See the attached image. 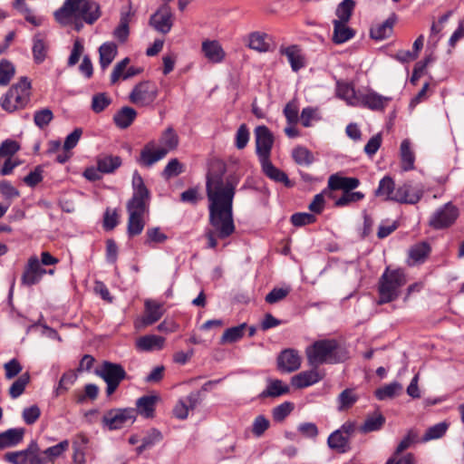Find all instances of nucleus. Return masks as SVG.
Wrapping results in <instances>:
<instances>
[{
    "label": "nucleus",
    "mask_w": 464,
    "mask_h": 464,
    "mask_svg": "<svg viewBox=\"0 0 464 464\" xmlns=\"http://www.w3.org/2000/svg\"><path fill=\"white\" fill-rule=\"evenodd\" d=\"M225 172L226 165L217 162L207 174L206 191L209 201V223L215 229L206 233L208 246L210 248L218 246L216 235L224 239L235 231L233 199L239 177L230 174L224 178Z\"/></svg>",
    "instance_id": "1"
},
{
    "label": "nucleus",
    "mask_w": 464,
    "mask_h": 464,
    "mask_svg": "<svg viewBox=\"0 0 464 464\" xmlns=\"http://www.w3.org/2000/svg\"><path fill=\"white\" fill-rule=\"evenodd\" d=\"M309 365L317 368L319 365L343 362L349 358L347 348L335 339L315 341L305 350Z\"/></svg>",
    "instance_id": "2"
},
{
    "label": "nucleus",
    "mask_w": 464,
    "mask_h": 464,
    "mask_svg": "<svg viewBox=\"0 0 464 464\" xmlns=\"http://www.w3.org/2000/svg\"><path fill=\"white\" fill-rule=\"evenodd\" d=\"M53 15L63 26L71 24L73 18H81L92 24L100 18L101 11L99 5L92 0H65Z\"/></svg>",
    "instance_id": "3"
},
{
    "label": "nucleus",
    "mask_w": 464,
    "mask_h": 464,
    "mask_svg": "<svg viewBox=\"0 0 464 464\" xmlns=\"http://www.w3.org/2000/svg\"><path fill=\"white\" fill-rule=\"evenodd\" d=\"M406 283V276L402 270H391L387 267L379 279V299L377 304H384L398 299L401 294V288L405 285Z\"/></svg>",
    "instance_id": "4"
},
{
    "label": "nucleus",
    "mask_w": 464,
    "mask_h": 464,
    "mask_svg": "<svg viewBox=\"0 0 464 464\" xmlns=\"http://www.w3.org/2000/svg\"><path fill=\"white\" fill-rule=\"evenodd\" d=\"M31 82L27 77H22L1 99V107L8 112H14L25 107L29 102Z\"/></svg>",
    "instance_id": "5"
},
{
    "label": "nucleus",
    "mask_w": 464,
    "mask_h": 464,
    "mask_svg": "<svg viewBox=\"0 0 464 464\" xmlns=\"http://www.w3.org/2000/svg\"><path fill=\"white\" fill-rule=\"evenodd\" d=\"M357 430L356 422L353 420H347L342 426L333 431L328 439V447L338 453H346L351 450V439L354 436Z\"/></svg>",
    "instance_id": "6"
},
{
    "label": "nucleus",
    "mask_w": 464,
    "mask_h": 464,
    "mask_svg": "<svg viewBox=\"0 0 464 464\" xmlns=\"http://www.w3.org/2000/svg\"><path fill=\"white\" fill-rule=\"evenodd\" d=\"M136 420L133 408H114L106 411L101 420L104 430H116L132 424Z\"/></svg>",
    "instance_id": "7"
},
{
    "label": "nucleus",
    "mask_w": 464,
    "mask_h": 464,
    "mask_svg": "<svg viewBox=\"0 0 464 464\" xmlns=\"http://www.w3.org/2000/svg\"><path fill=\"white\" fill-rule=\"evenodd\" d=\"M96 374L106 382L108 396H111L117 390L121 382L127 377V372L121 364L109 361L102 362L101 368L96 370Z\"/></svg>",
    "instance_id": "8"
},
{
    "label": "nucleus",
    "mask_w": 464,
    "mask_h": 464,
    "mask_svg": "<svg viewBox=\"0 0 464 464\" xmlns=\"http://www.w3.org/2000/svg\"><path fill=\"white\" fill-rule=\"evenodd\" d=\"M4 459L11 464H44L46 459L41 456V449L37 442L33 440L25 450L7 452Z\"/></svg>",
    "instance_id": "9"
},
{
    "label": "nucleus",
    "mask_w": 464,
    "mask_h": 464,
    "mask_svg": "<svg viewBox=\"0 0 464 464\" xmlns=\"http://www.w3.org/2000/svg\"><path fill=\"white\" fill-rule=\"evenodd\" d=\"M126 208L129 213L127 233L132 237L140 235L144 228L143 216L149 211V204L127 203Z\"/></svg>",
    "instance_id": "10"
},
{
    "label": "nucleus",
    "mask_w": 464,
    "mask_h": 464,
    "mask_svg": "<svg viewBox=\"0 0 464 464\" xmlns=\"http://www.w3.org/2000/svg\"><path fill=\"white\" fill-rule=\"evenodd\" d=\"M458 217V208L451 202H448L430 216L429 225L434 229H444L453 225Z\"/></svg>",
    "instance_id": "11"
},
{
    "label": "nucleus",
    "mask_w": 464,
    "mask_h": 464,
    "mask_svg": "<svg viewBox=\"0 0 464 464\" xmlns=\"http://www.w3.org/2000/svg\"><path fill=\"white\" fill-rule=\"evenodd\" d=\"M158 96V88L150 81H143L134 86L130 93V101L140 106H149Z\"/></svg>",
    "instance_id": "12"
},
{
    "label": "nucleus",
    "mask_w": 464,
    "mask_h": 464,
    "mask_svg": "<svg viewBox=\"0 0 464 464\" xmlns=\"http://www.w3.org/2000/svg\"><path fill=\"white\" fill-rule=\"evenodd\" d=\"M256 152L259 160L270 158L274 144V136L271 130L265 125L257 126L255 130Z\"/></svg>",
    "instance_id": "13"
},
{
    "label": "nucleus",
    "mask_w": 464,
    "mask_h": 464,
    "mask_svg": "<svg viewBox=\"0 0 464 464\" xmlns=\"http://www.w3.org/2000/svg\"><path fill=\"white\" fill-rule=\"evenodd\" d=\"M417 440V432L412 430H409L407 435L398 444L393 457L390 458L385 464H416L415 458L411 453H407L400 458L398 456Z\"/></svg>",
    "instance_id": "14"
},
{
    "label": "nucleus",
    "mask_w": 464,
    "mask_h": 464,
    "mask_svg": "<svg viewBox=\"0 0 464 464\" xmlns=\"http://www.w3.org/2000/svg\"><path fill=\"white\" fill-rule=\"evenodd\" d=\"M46 273L47 270L42 267L39 259L36 256H31L22 275V284L26 286L36 285Z\"/></svg>",
    "instance_id": "15"
},
{
    "label": "nucleus",
    "mask_w": 464,
    "mask_h": 464,
    "mask_svg": "<svg viewBox=\"0 0 464 464\" xmlns=\"http://www.w3.org/2000/svg\"><path fill=\"white\" fill-rule=\"evenodd\" d=\"M423 195V188L421 186H412L405 183L396 188L394 201L406 204H416L420 201Z\"/></svg>",
    "instance_id": "16"
},
{
    "label": "nucleus",
    "mask_w": 464,
    "mask_h": 464,
    "mask_svg": "<svg viewBox=\"0 0 464 464\" xmlns=\"http://www.w3.org/2000/svg\"><path fill=\"white\" fill-rule=\"evenodd\" d=\"M301 366V357L294 349H285L277 357V368L283 372H292Z\"/></svg>",
    "instance_id": "17"
},
{
    "label": "nucleus",
    "mask_w": 464,
    "mask_h": 464,
    "mask_svg": "<svg viewBox=\"0 0 464 464\" xmlns=\"http://www.w3.org/2000/svg\"><path fill=\"white\" fill-rule=\"evenodd\" d=\"M155 142H148L140 151L137 162L144 167H151L154 163L163 159L168 154V150L156 149Z\"/></svg>",
    "instance_id": "18"
},
{
    "label": "nucleus",
    "mask_w": 464,
    "mask_h": 464,
    "mask_svg": "<svg viewBox=\"0 0 464 464\" xmlns=\"http://www.w3.org/2000/svg\"><path fill=\"white\" fill-rule=\"evenodd\" d=\"M172 14L169 6L165 5L150 19V24L159 32L167 34L172 26Z\"/></svg>",
    "instance_id": "19"
},
{
    "label": "nucleus",
    "mask_w": 464,
    "mask_h": 464,
    "mask_svg": "<svg viewBox=\"0 0 464 464\" xmlns=\"http://www.w3.org/2000/svg\"><path fill=\"white\" fill-rule=\"evenodd\" d=\"M133 194L128 203L149 204L150 191L146 188L142 177L138 171H134L132 176Z\"/></svg>",
    "instance_id": "20"
},
{
    "label": "nucleus",
    "mask_w": 464,
    "mask_h": 464,
    "mask_svg": "<svg viewBox=\"0 0 464 464\" xmlns=\"http://www.w3.org/2000/svg\"><path fill=\"white\" fill-rule=\"evenodd\" d=\"M397 22V15L392 13L383 23L372 25L370 29V36L377 41L384 40L390 37L393 31V26Z\"/></svg>",
    "instance_id": "21"
},
{
    "label": "nucleus",
    "mask_w": 464,
    "mask_h": 464,
    "mask_svg": "<svg viewBox=\"0 0 464 464\" xmlns=\"http://www.w3.org/2000/svg\"><path fill=\"white\" fill-rule=\"evenodd\" d=\"M259 161L262 167V171L267 178L276 182L284 183L285 187L289 188L292 186L287 175L281 169H277L271 162L270 158L262 159Z\"/></svg>",
    "instance_id": "22"
},
{
    "label": "nucleus",
    "mask_w": 464,
    "mask_h": 464,
    "mask_svg": "<svg viewBox=\"0 0 464 464\" xmlns=\"http://www.w3.org/2000/svg\"><path fill=\"white\" fill-rule=\"evenodd\" d=\"M96 163L102 174H111L121 166L122 160L119 156L103 153L97 157Z\"/></svg>",
    "instance_id": "23"
},
{
    "label": "nucleus",
    "mask_w": 464,
    "mask_h": 464,
    "mask_svg": "<svg viewBox=\"0 0 464 464\" xmlns=\"http://www.w3.org/2000/svg\"><path fill=\"white\" fill-rule=\"evenodd\" d=\"M24 428L9 429L0 433V450L18 445L24 439Z\"/></svg>",
    "instance_id": "24"
},
{
    "label": "nucleus",
    "mask_w": 464,
    "mask_h": 464,
    "mask_svg": "<svg viewBox=\"0 0 464 464\" xmlns=\"http://www.w3.org/2000/svg\"><path fill=\"white\" fill-rule=\"evenodd\" d=\"M392 99L380 95L375 92H368L361 97L362 104L372 111H383Z\"/></svg>",
    "instance_id": "25"
},
{
    "label": "nucleus",
    "mask_w": 464,
    "mask_h": 464,
    "mask_svg": "<svg viewBox=\"0 0 464 464\" xmlns=\"http://www.w3.org/2000/svg\"><path fill=\"white\" fill-rule=\"evenodd\" d=\"M322 378L323 376L315 369H312L295 375L292 378V384L295 388L302 389L318 382Z\"/></svg>",
    "instance_id": "26"
},
{
    "label": "nucleus",
    "mask_w": 464,
    "mask_h": 464,
    "mask_svg": "<svg viewBox=\"0 0 464 464\" xmlns=\"http://www.w3.org/2000/svg\"><path fill=\"white\" fill-rule=\"evenodd\" d=\"M202 52L205 57L211 63H220L225 58V52L218 41H204Z\"/></svg>",
    "instance_id": "27"
},
{
    "label": "nucleus",
    "mask_w": 464,
    "mask_h": 464,
    "mask_svg": "<svg viewBox=\"0 0 464 464\" xmlns=\"http://www.w3.org/2000/svg\"><path fill=\"white\" fill-rule=\"evenodd\" d=\"M162 315L163 308L161 304L153 300L145 301V314L142 317L143 325L153 324L154 323L158 322Z\"/></svg>",
    "instance_id": "28"
},
{
    "label": "nucleus",
    "mask_w": 464,
    "mask_h": 464,
    "mask_svg": "<svg viewBox=\"0 0 464 464\" xmlns=\"http://www.w3.org/2000/svg\"><path fill=\"white\" fill-rule=\"evenodd\" d=\"M159 397L156 395H146L139 398L136 401V415L139 413L144 418H152Z\"/></svg>",
    "instance_id": "29"
},
{
    "label": "nucleus",
    "mask_w": 464,
    "mask_h": 464,
    "mask_svg": "<svg viewBox=\"0 0 464 464\" xmlns=\"http://www.w3.org/2000/svg\"><path fill=\"white\" fill-rule=\"evenodd\" d=\"M386 419L380 411H374L372 414L367 415L359 430L362 433H369L380 430L385 424Z\"/></svg>",
    "instance_id": "30"
},
{
    "label": "nucleus",
    "mask_w": 464,
    "mask_h": 464,
    "mask_svg": "<svg viewBox=\"0 0 464 464\" xmlns=\"http://www.w3.org/2000/svg\"><path fill=\"white\" fill-rule=\"evenodd\" d=\"M289 392V387L283 383L281 380L268 379L267 387L259 395L258 398L265 399L268 397L276 398Z\"/></svg>",
    "instance_id": "31"
},
{
    "label": "nucleus",
    "mask_w": 464,
    "mask_h": 464,
    "mask_svg": "<svg viewBox=\"0 0 464 464\" xmlns=\"http://www.w3.org/2000/svg\"><path fill=\"white\" fill-rule=\"evenodd\" d=\"M137 117V111L131 107H122L113 116V121L120 129H127Z\"/></svg>",
    "instance_id": "32"
},
{
    "label": "nucleus",
    "mask_w": 464,
    "mask_h": 464,
    "mask_svg": "<svg viewBox=\"0 0 464 464\" xmlns=\"http://www.w3.org/2000/svg\"><path fill=\"white\" fill-rule=\"evenodd\" d=\"M333 42L334 44H343L354 36V31L346 25L347 23H343L342 21H333Z\"/></svg>",
    "instance_id": "33"
},
{
    "label": "nucleus",
    "mask_w": 464,
    "mask_h": 464,
    "mask_svg": "<svg viewBox=\"0 0 464 464\" xmlns=\"http://www.w3.org/2000/svg\"><path fill=\"white\" fill-rule=\"evenodd\" d=\"M268 34L260 32H253L248 35L247 46L259 53L268 52L270 43L267 41Z\"/></svg>",
    "instance_id": "34"
},
{
    "label": "nucleus",
    "mask_w": 464,
    "mask_h": 464,
    "mask_svg": "<svg viewBox=\"0 0 464 464\" xmlns=\"http://www.w3.org/2000/svg\"><path fill=\"white\" fill-rule=\"evenodd\" d=\"M99 54L101 68L105 70L117 54V45L112 42L104 43L99 48Z\"/></svg>",
    "instance_id": "35"
},
{
    "label": "nucleus",
    "mask_w": 464,
    "mask_h": 464,
    "mask_svg": "<svg viewBox=\"0 0 464 464\" xmlns=\"http://www.w3.org/2000/svg\"><path fill=\"white\" fill-rule=\"evenodd\" d=\"M165 343V338L159 335H145L138 339L137 347L141 351L160 350Z\"/></svg>",
    "instance_id": "36"
},
{
    "label": "nucleus",
    "mask_w": 464,
    "mask_h": 464,
    "mask_svg": "<svg viewBox=\"0 0 464 464\" xmlns=\"http://www.w3.org/2000/svg\"><path fill=\"white\" fill-rule=\"evenodd\" d=\"M395 193V184L390 176H385L382 178L379 182L377 189L375 190V195L377 197H384L386 200L392 201H394Z\"/></svg>",
    "instance_id": "37"
},
{
    "label": "nucleus",
    "mask_w": 464,
    "mask_h": 464,
    "mask_svg": "<svg viewBox=\"0 0 464 464\" xmlns=\"http://www.w3.org/2000/svg\"><path fill=\"white\" fill-rule=\"evenodd\" d=\"M33 56L34 60L36 63H42L48 51L47 44L44 40V37L42 34H36L33 38Z\"/></svg>",
    "instance_id": "38"
},
{
    "label": "nucleus",
    "mask_w": 464,
    "mask_h": 464,
    "mask_svg": "<svg viewBox=\"0 0 464 464\" xmlns=\"http://www.w3.org/2000/svg\"><path fill=\"white\" fill-rule=\"evenodd\" d=\"M401 391L402 385L397 382H393L378 388L374 392V395L379 401H384L394 398L396 395L400 394Z\"/></svg>",
    "instance_id": "39"
},
{
    "label": "nucleus",
    "mask_w": 464,
    "mask_h": 464,
    "mask_svg": "<svg viewBox=\"0 0 464 464\" xmlns=\"http://www.w3.org/2000/svg\"><path fill=\"white\" fill-rule=\"evenodd\" d=\"M401 168L408 171L414 169L415 156L411 150V142L408 140H402L401 144Z\"/></svg>",
    "instance_id": "40"
},
{
    "label": "nucleus",
    "mask_w": 464,
    "mask_h": 464,
    "mask_svg": "<svg viewBox=\"0 0 464 464\" xmlns=\"http://www.w3.org/2000/svg\"><path fill=\"white\" fill-rule=\"evenodd\" d=\"M355 6V2L353 0H343L335 10V14L338 19H334V21H342L343 23H348L353 9Z\"/></svg>",
    "instance_id": "41"
},
{
    "label": "nucleus",
    "mask_w": 464,
    "mask_h": 464,
    "mask_svg": "<svg viewBox=\"0 0 464 464\" xmlns=\"http://www.w3.org/2000/svg\"><path fill=\"white\" fill-rule=\"evenodd\" d=\"M160 142L162 147L160 149L169 150H175L179 145V137L173 128L169 127L161 135Z\"/></svg>",
    "instance_id": "42"
},
{
    "label": "nucleus",
    "mask_w": 464,
    "mask_h": 464,
    "mask_svg": "<svg viewBox=\"0 0 464 464\" xmlns=\"http://www.w3.org/2000/svg\"><path fill=\"white\" fill-rule=\"evenodd\" d=\"M30 382V374L28 372L21 374L17 380H15L12 385L9 388V395L13 399H16L19 396H21L24 390L26 385Z\"/></svg>",
    "instance_id": "43"
},
{
    "label": "nucleus",
    "mask_w": 464,
    "mask_h": 464,
    "mask_svg": "<svg viewBox=\"0 0 464 464\" xmlns=\"http://www.w3.org/2000/svg\"><path fill=\"white\" fill-rule=\"evenodd\" d=\"M246 324H241L237 326L227 328L222 334L220 343H232L240 340L244 335V330Z\"/></svg>",
    "instance_id": "44"
},
{
    "label": "nucleus",
    "mask_w": 464,
    "mask_h": 464,
    "mask_svg": "<svg viewBox=\"0 0 464 464\" xmlns=\"http://www.w3.org/2000/svg\"><path fill=\"white\" fill-rule=\"evenodd\" d=\"M430 252V246L426 242L413 246L410 250V258L414 263H423Z\"/></svg>",
    "instance_id": "45"
},
{
    "label": "nucleus",
    "mask_w": 464,
    "mask_h": 464,
    "mask_svg": "<svg viewBox=\"0 0 464 464\" xmlns=\"http://www.w3.org/2000/svg\"><path fill=\"white\" fill-rule=\"evenodd\" d=\"M358 400V396L353 389L343 390L338 396V411H345L351 408Z\"/></svg>",
    "instance_id": "46"
},
{
    "label": "nucleus",
    "mask_w": 464,
    "mask_h": 464,
    "mask_svg": "<svg viewBox=\"0 0 464 464\" xmlns=\"http://www.w3.org/2000/svg\"><path fill=\"white\" fill-rule=\"evenodd\" d=\"M292 157L298 165L309 166L314 162L312 152L305 147L298 146L292 151Z\"/></svg>",
    "instance_id": "47"
},
{
    "label": "nucleus",
    "mask_w": 464,
    "mask_h": 464,
    "mask_svg": "<svg viewBox=\"0 0 464 464\" xmlns=\"http://www.w3.org/2000/svg\"><path fill=\"white\" fill-rule=\"evenodd\" d=\"M449 428V424L445 421L437 423L431 427H430L425 434L423 435L421 440L423 442H427L431 440H437L444 436L447 430Z\"/></svg>",
    "instance_id": "48"
},
{
    "label": "nucleus",
    "mask_w": 464,
    "mask_h": 464,
    "mask_svg": "<svg viewBox=\"0 0 464 464\" xmlns=\"http://www.w3.org/2000/svg\"><path fill=\"white\" fill-rule=\"evenodd\" d=\"M282 53L286 55L294 72L299 71L304 66L302 57L299 54V51L295 45L285 48Z\"/></svg>",
    "instance_id": "49"
},
{
    "label": "nucleus",
    "mask_w": 464,
    "mask_h": 464,
    "mask_svg": "<svg viewBox=\"0 0 464 464\" xmlns=\"http://www.w3.org/2000/svg\"><path fill=\"white\" fill-rule=\"evenodd\" d=\"M111 103V97L105 92L94 94L92 99V110L100 113Z\"/></svg>",
    "instance_id": "50"
},
{
    "label": "nucleus",
    "mask_w": 464,
    "mask_h": 464,
    "mask_svg": "<svg viewBox=\"0 0 464 464\" xmlns=\"http://www.w3.org/2000/svg\"><path fill=\"white\" fill-rule=\"evenodd\" d=\"M295 406L293 402L285 401L272 411V416L275 421H283L294 410Z\"/></svg>",
    "instance_id": "51"
},
{
    "label": "nucleus",
    "mask_w": 464,
    "mask_h": 464,
    "mask_svg": "<svg viewBox=\"0 0 464 464\" xmlns=\"http://www.w3.org/2000/svg\"><path fill=\"white\" fill-rule=\"evenodd\" d=\"M14 74V66L12 63L3 59L0 62V85H7Z\"/></svg>",
    "instance_id": "52"
},
{
    "label": "nucleus",
    "mask_w": 464,
    "mask_h": 464,
    "mask_svg": "<svg viewBox=\"0 0 464 464\" xmlns=\"http://www.w3.org/2000/svg\"><path fill=\"white\" fill-rule=\"evenodd\" d=\"M53 119V111L48 108L36 111L34 114V124L40 129L45 128Z\"/></svg>",
    "instance_id": "53"
},
{
    "label": "nucleus",
    "mask_w": 464,
    "mask_h": 464,
    "mask_svg": "<svg viewBox=\"0 0 464 464\" xmlns=\"http://www.w3.org/2000/svg\"><path fill=\"white\" fill-rule=\"evenodd\" d=\"M364 198V194L360 191H346L335 201L336 207H344L351 203L358 202Z\"/></svg>",
    "instance_id": "54"
},
{
    "label": "nucleus",
    "mask_w": 464,
    "mask_h": 464,
    "mask_svg": "<svg viewBox=\"0 0 464 464\" xmlns=\"http://www.w3.org/2000/svg\"><path fill=\"white\" fill-rule=\"evenodd\" d=\"M283 112L285 117L286 118L288 124L295 125L298 122L299 108L297 102L295 100H292L289 102H287L284 108Z\"/></svg>",
    "instance_id": "55"
},
{
    "label": "nucleus",
    "mask_w": 464,
    "mask_h": 464,
    "mask_svg": "<svg viewBox=\"0 0 464 464\" xmlns=\"http://www.w3.org/2000/svg\"><path fill=\"white\" fill-rule=\"evenodd\" d=\"M183 165L179 161L178 159H172L166 165L165 169L162 171V177L165 179H169L170 178L177 177L180 173L183 172Z\"/></svg>",
    "instance_id": "56"
},
{
    "label": "nucleus",
    "mask_w": 464,
    "mask_h": 464,
    "mask_svg": "<svg viewBox=\"0 0 464 464\" xmlns=\"http://www.w3.org/2000/svg\"><path fill=\"white\" fill-rule=\"evenodd\" d=\"M68 448L69 441L67 440H64L54 446L47 448L43 451V454L46 456V458H44L46 460H52L55 458L60 457L65 450H68Z\"/></svg>",
    "instance_id": "57"
},
{
    "label": "nucleus",
    "mask_w": 464,
    "mask_h": 464,
    "mask_svg": "<svg viewBox=\"0 0 464 464\" xmlns=\"http://www.w3.org/2000/svg\"><path fill=\"white\" fill-rule=\"evenodd\" d=\"M270 422L264 415H258L255 418L252 424V433L256 437H261L269 428Z\"/></svg>",
    "instance_id": "58"
},
{
    "label": "nucleus",
    "mask_w": 464,
    "mask_h": 464,
    "mask_svg": "<svg viewBox=\"0 0 464 464\" xmlns=\"http://www.w3.org/2000/svg\"><path fill=\"white\" fill-rule=\"evenodd\" d=\"M290 287L274 288L265 297L267 304H273L285 299L290 293Z\"/></svg>",
    "instance_id": "59"
},
{
    "label": "nucleus",
    "mask_w": 464,
    "mask_h": 464,
    "mask_svg": "<svg viewBox=\"0 0 464 464\" xmlns=\"http://www.w3.org/2000/svg\"><path fill=\"white\" fill-rule=\"evenodd\" d=\"M249 130L247 126L243 123L239 126L236 133V147L237 150H243L248 143L249 140Z\"/></svg>",
    "instance_id": "60"
},
{
    "label": "nucleus",
    "mask_w": 464,
    "mask_h": 464,
    "mask_svg": "<svg viewBox=\"0 0 464 464\" xmlns=\"http://www.w3.org/2000/svg\"><path fill=\"white\" fill-rule=\"evenodd\" d=\"M0 193L5 200H12L20 196L19 190L7 180L0 181Z\"/></svg>",
    "instance_id": "61"
},
{
    "label": "nucleus",
    "mask_w": 464,
    "mask_h": 464,
    "mask_svg": "<svg viewBox=\"0 0 464 464\" xmlns=\"http://www.w3.org/2000/svg\"><path fill=\"white\" fill-rule=\"evenodd\" d=\"M5 375L7 380L17 376L23 370V367L17 359H12L4 364Z\"/></svg>",
    "instance_id": "62"
},
{
    "label": "nucleus",
    "mask_w": 464,
    "mask_h": 464,
    "mask_svg": "<svg viewBox=\"0 0 464 464\" xmlns=\"http://www.w3.org/2000/svg\"><path fill=\"white\" fill-rule=\"evenodd\" d=\"M146 237V245H150L152 243H163L168 238L167 235L160 231V227L147 229Z\"/></svg>",
    "instance_id": "63"
},
{
    "label": "nucleus",
    "mask_w": 464,
    "mask_h": 464,
    "mask_svg": "<svg viewBox=\"0 0 464 464\" xmlns=\"http://www.w3.org/2000/svg\"><path fill=\"white\" fill-rule=\"evenodd\" d=\"M316 220L315 217L310 213L299 212L291 217V222L295 227H302L313 224Z\"/></svg>",
    "instance_id": "64"
}]
</instances>
